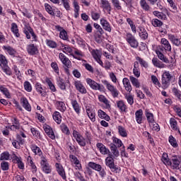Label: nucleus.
<instances>
[{
	"mask_svg": "<svg viewBox=\"0 0 181 181\" xmlns=\"http://www.w3.org/2000/svg\"><path fill=\"white\" fill-rule=\"evenodd\" d=\"M160 44L161 46L158 45L157 47L156 53L160 60H162V62L164 63L168 64L169 63V59H168V58L163 55L162 52H163V50L165 52H172V45H170V42H169V40H166V38H162L160 40Z\"/></svg>",
	"mask_w": 181,
	"mask_h": 181,
	"instance_id": "f257e3e1",
	"label": "nucleus"
},
{
	"mask_svg": "<svg viewBox=\"0 0 181 181\" xmlns=\"http://www.w3.org/2000/svg\"><path fill=\"white\" fill-rule=\"evenodd\" d=\"M0 67L6 76H12V70H11V68L8 66V59H6V57L2 54H0Z\"/></svg>",
	"mask_w": 181,
	"mask_h": 181,
	"instance_id": "f03ea898",
	"label": "nucleus"
},
{
	"mask_svg": "<svg viewBox=\"0 0 181 181\" xmlns=\"http://www.w3.org/2000/svg\"><path fill=\"white\" fill-rule=\"evenodd\" d=\"M168 166H170V168L173 170H180L181 169V158L178 156H173L170 160V163Z\"/></svg>",
	"mask_w": 181,
	"mask_h": 181,
	"instance_id": "7ed1b4c3",
	"label": "nucleus"
},
{
	"mask_svg": "<svg viewBox=\"0 0 181 181\" xmlns=\"http://www.w3.org/2000/svg\"><path fill=\"white\" fill-rule=\"evenodd\" d=\"M173 79V76L170 74L169 71H165L162 74V84L163 88H168L169 87V84H170V81Z\"/></svg>",
	"mask_w": 181,
	"mask_h": 181,
	"instance_id": "20e7f679",
	"label": "nucleus"
},
{
	"mask_svg": "<svg viewBox=\"0 0 181 181\" xmlns=\"http://www.w3.org/2000/svg\"><path fill=\"white\" fill-rule=\"evenodd\" d=\"M88 166H89V168H90L91 169H93V170H96V172H98L101 177H105L107 173L105 172V170L103 168L101 165L97 164L93 162H89Z\"/></svg>",
	"mask_w": 181,
	"mask_h": 181,
	"instance_id": "39448f33",
	"label": "nucleus"
},
{
	"mask_svg": "<svg viewBox=\"0 0 181 181\" xmlns=\"http://www.w3.org/2000/svg\"><path fill=\"white\" fill-rule=\"evenodd\" d=\"M102 83L105 84L107 90L110 91L114 98H116V97H118V95H119V91H118V89H117V88H115V86H114L112 84L110 83L108 81L103 80L102 81Z\"/></svg>",
	"mask_w": 181,
	"mask_h": 181,
	"instance_id": "423d86ee",
	"label": "nucleus"
},
{
	"mask_svg": "<svg viewBox=\"0 0 181 181\" xmlns=\"http://www.w3.org/2000/svg\"><path fill=\"white\" fill-rule=\"evenodd\" d=\"M86 81L88 86H89V87L92 90L103 91V85H100V83H97L95 81H94L90 78H87L86 79Z\"/></svg>",
	"mask_w": 181,
	"mask_h": 181,
	"instance_id": "0eeeda50",
	"label": "nucleus"
},
{
	"mask_svg": "<svg viewBox=\"0 0 181 181\" xmlns=\"http://www.w3.org/2000/svg\"><path fill=\"white\" fill-rule=\"evenodd\" d=\"M125 39L127 43L130 45L131 47H133L134 49H136V47H138V41L136 40V39H135V37L132 35V34L129 33H126Z\"/></svg>",
	"mask_w": 181,
	"mask_h": 181,
	"instance_id": "6e6552de",
	"label": "nucleus"
},
{
	"mask_svg": "<svg viewBox=\"0 0 181 181\" xmlns=\"http://www.w3.org/2000/svg\"><path fill=\"white\" fill-rule=\"evenodd\" d=\"M73 137L76 141V142L80 145V146H86V139L83 137L81 134H80L76 130H74L72 133Z\"/></svg>",
	"mask_w": 181,
	"mask_h": 181,
	"instance_id": "1a4fd4ad",
	"label": "nucleus"
},
{
	"mask_svg": "<svg viewBox=\"0 0 181 181\" xmlns=\"http://www.w3.org/2000/svg\"><path fill=\"white\" fill-rule=\"evenodd\" d=\"M74 86H75L76 90L81 94H87V89L81 81H74Z\"/></svg>",
	"mask_w": 181,
	"mask_h": 181,
	"instance_id": "9d476101",
	"label": "nucleus"
},
{
	"mask_svg": "<svg viewBox=\"0 0 181 181\" xmlns=\"http://www.w3.org/2000/svg\"><path fill=\"white\" fill-rule=\"evenodd\" d=\"M59 59L64 66L68 68L71 67V61L64 54L59 53Z\"/></svg>",
	"mask_w": 181,
	"mask_h": 181,
	"instance_id": "9b49d317",
	"label": "nucleus"
},
{
	"mask_svg": "<svg viewBox=\"0 0 181 181\" xmlns=\"http://www.w3.org/2000/svg\"><path fill=\"white\" fill-rule=\"evenodd\" d=\"M55 28L57 30H58V32H59L60 39H62V40H69V35H67V31H66V30L63 29V28L60 25H56Z\"/></svg>",
	"mask_w": 181,
	"mask_h": 181,
	"instance_id": "f8f14e48",
	"label": "nucleus"
},
{
	"mask_svg": "<svg viewBox=\"0 0 181 181\" xmlns=\"http://www.w3.org/2000/svg\"><path fill=\"white\" fill-rule=\"evenodd\" d=\"M26 49L30 56H35V54H37V53H39V49H37V47L34 44H30L27 45Z\"/></svg>",
	"mask_w": 181,
	"mask_h": 181,
	"instance_id": "ddd939ff",
	"label": "nucleus"
},
{
	"mask_svg": "<svg viewBox=\"0 0 181 181\" xmlns=\"http://www.w3.org/2000/svg\"><path fill=\"white\" fill-rule=\"evenodd\" d=\"M43 129L47 135H48L49 138L51 139H56V136H54V132H53L52 127L47 124H44Z\"/></svg>",
	"mask_w": 181,
	"mask_h": 181,
	"instance_id": "4468645a",
	"label": "nucleus"
},
{
	"mask_svg": "<svg viewBox=\"0 0 181 181\" xmlns=\"http://www.w3.org/2000/svg\"><path fill=\"white\" fill-rule=\"evenodd\" d=\"M41 166H42V170H43V172H45V173L49 174L52 172V168L49 165V163H47V160H46V158L42 159Z\"/></svg>",
	"mask_w": 181,
	"mask_h": 181,
	"instance_id": "2eb2a0df",
	"label": "nucleus"
},
{
	"mask_svg": "<svg viewBox=\"0 0 181 181\" xmlns=\"http://www.w3.org/2000/svg\"><path fill=\"white\" fill-rule=\"evenodd\" d=\"M100 25L107 32L110 33L112 30V28H111V24H110L108 21H107L105 18H100Z\"/></svg>",
	"mask_w": 181,
	"mask_h": 181,
	"instance_id": "dca6fc26",
	"label": "nucleus"
},
{
	"mask_svg": "<svg viewBox=\"0 0 181 181\" xmlns=\"http://www.w3.org/2000/svg\"><path fill=\"white\" fill-rule=\"evenodd\" d=\"M116 104H117V107L119 109V110L120 111V112H122V113L128 112V107L127 106V105L125 104V102H124V100L117 101Z\"/></svg>",
	"mask_w": 181,
	"mask_h": 181,
	"instance_id": "f3484780",
	"label": "nucleus"
},
{
	"mask_svg": "<svg viewBox=\"0 0 181 181\" xmlns=\"http://www.w3.org/2000/svg\"><path fill=\"white\" fill-rule=\"evenodd\" d=\"M21 104L26 111H28V112H30V111H32V106H30L28 98L22 97L21 98Z\"/></svg>",
	"mask_w": 181,
	"mask_h": 181,
	"instance_id": "a211bd4d",
	"label": "nucleus"
},
{
	"mask_svg": "<svg viewBox=\"0 0 181 181\" xmlns=\"http://www.w3.org/2000/svg\"><path fill=\"white\" fill-rule=\"evenodd\" d=\"M69 158L72 165H75L76 169L78 170H81V163H80V160L78 158L74 155L69 156Z\"/></svg>",
	"mask_w": 181,
	"mask_h": 181,
	"instance_id": "6ab92c4d",
	"label": "nucleus"
},
{
	"mask_svg": "<svg viewBox=\"0 0 181 181\" xmlns=\"http://www.w3.org/2000/svg\"><path fill=\"white\" fill-rule=\"evenodd\" d=\"M96 146L99 149L102 155H110V153H111L110 149H108L105 146H104L103 143H98L96 144Z\"/></svg>",
	"mask_w": 181,
	"mask_h": 181,
	"instance_id": "aec40b11",
	"label": "nucleus"
},
{
	"mask_svg": "<svg viewBox=\"0 0 181 181\" xmlns=\"http://www.w3.org/2000/svg\"><path fill=\"white\" fill-rule=\"evenodd\" d=\"M55 167L59 176H61L64 180H66V172L64 171V168H63V165L59 163H57L55 164Z\"/></svg>",
	"mask_w": 181,
	"mask_h": 181,
	"instance_id": "412c9836",
	"label": "nucleus"
},
{
	"mask_svg": "<svg viewBox=\"0 0 181 181\" xmlns=\"http://www.w3.org/2000/svg\"><path fill=\"white\" fill-rule=\"evenodd\" d=\"M100 8L103 11H107L108 13H111V4L107 0H100Z\"/></svg>",
	"mask_w": 181,
	"mask_h": 181,
	"instance_id": "4be33fe9",
	"label": "nucleus"
},
{
	"mask_svg": "<svg viewBox=\"0 0 181 181\" xmlns=\"http://www.w3.org/2000/svg\"><path fill=\"white\" fill-rule=\"evenodd\" d=\"M62 52L65 53V54H68V56H73V53H74V48H71L70 45H66L64 44H62Z\"/></svg>",
	"mask_w": 181,
	"mask_h": 181,
	"instance_id": "5701e85b",
	"label": "nucleus"
},
{
	"mask_svg": "<svg viewBox=\"0 0 181 181\" xmlns=\"http://www.w3.org/2000/svg\"><path fill=\"white\" fill-rule=\"evenodd\" d=\"M168 37L171 41V43H173V45H175V46H180V38H177V37L175 36V35L173 34H168Z\"/></svg>",
	"mask_w": 181,
	"mask_h": 181,
	"instance_id": "b1692460",
	"label": "nucleus"
},
{
	"mask_svg": "<svg viewBox=\"0 0 181 181\" xmlns=\"http://www.w3.org/2000/svg\"><path fill=\"white\" fill-rule=\"evenodd\" d=\"M98 100L100 103H103L105 105V108L109 110V108H111V104H110V100L107 99L103 95H98Z\"/></svg>",
	"mask_w": 181,
	"mask_h": 181,
	"instance_id": "393cba45",
	"label": "nucleus"
},
{
	"mask_svg": "<svg viewBox=\"0 0 181 181\" xmlns=\"http://www.w3.org/2000/svg\"><path fill=\"white\" fill-rule=\"evenodd\" d=\"M133 74L136 78L141 77V70L139 69V64L138 62L134 63Z\"/></svg>",
	"mask_w": 181,
	"mask_h": 181,
	"instance_id": "a878e982",
	"label": "nucleus"
},
{
	"mask_svg": "<svg viewBox=\"0 0 181 181\" xmlns=\"http://www.w3.org/2000/svg\"><path fill=\"white\" fill-rule=\"evenodd\" d=\"M122 83L125 88V90L128 91L129 93H131V91H132V86H131L129 79H128V78H124L122 80Z\"/></svg>",
	"mask_w": 181,
	"mask_h": 181,
	"instance_id": "bb28decb",
	"label": "nucleus"
},
{
	"mask_svg": "<svg viewBox=\"0 0 181 181\" xmlns=\"http://www.w3.org/2000/svg\"><path fill=\"white\" fill-rule=\"evenodd\" d=\"M170 125L173 131H177V134L181 135L180 130L177 128V122L175 118H171L170 119Z\"/></svg>",
	"mask_w": 181,
	"mask_h": 181,
	"instance_id": "cd10ccee",
	"label": "nucleus"
},
{
	"mask_svg": "<svg viewBox=\"0 0 181 181\" xmlns=\"http://www.w3.org/2000/svg\"><path fill=\"white\" fill-rule=\"evenodd\" d=\"M152 63L155 67H158V69H165L166 67V65L162 63L158 58H153Z\"/></svg>",
	"mask_w": 181,
	"mask_h": 181,
	"instance_id": "c85d7f7f",
	"label": "nucleus"
},
{
	"mask_svg": "<svg viewBox=\"0 0 181 181\" xmlns=\"http://www.w3.org/2000/svg\"><path fill=\"white\" fill-rule=\"evenodd\" d=\"M139 35L141 39H143V40L148 39V32H146V30H145L144 27H139Z\"/></svg>",
	"mask_w": 181,
	"mask_h": 181,
	"instance_id": "c756f323",
	"label": "nucleus"
},
{
	"mask_svg": "<svg viewBox=\"0 0 181 181\" xmlns=\"http://www.w3.org/2000/svg\"><path fill=\"white\" fill-rule=\"evenodd\" d=\"M86 113L90 121L92 122H95V111L93 109L88 108L86 109Z\"/></svg>",
	"mask_w": 181,
	"mask_h": 181,
	"instance_id": "7c9ffc66",
	"label": "nucleus"
},
{
	"mask_svg": "<svg viewBox=\"0 0 181 181\" xmlns=\"http://www.w3.org/2000/svg\"><path fill=\"white\" fill-rule=\"evenodd\" d=\"M57 84L58 87L60 88V90H62L65 91L66 90V82H64V80L61 77L57 78Z\"/></svg>",
	"mask_w": 181,
	"mask_h": 181,
	"instance_id": "2f4dec72",
	"label": "nucleus"
},
{
	"mask_svg": "<svg viewBox=\"0 0 181 181\" xmlns=\"http://www.w3.org/2000/svg\"><path fill=\"white\" fill-rule=\"evenodd\" d=\"M145 115L147 118V121L149 124H153L155 122V119L153 118V114L149 112V110L146 109Z\"/></svg>",
	"mask_w": 181,
	"mask_h": 181,
	"instance_id": "473e14b6",
	"label": "nucleus"
},
{
	"mask_svg": "<svg viewBox=\"0 0 181 181\" xmlns=\"http://www.w3.org/2000/svg\"><path fill=\"white\" fill-rule=\"evenodd\" d=\"M73 6L74 8V18H77L79 16L78 12H80V6H78V1L77 0H73Z\"/></svg>",
	"mask_w": 181,
	"mask_h": 181,
	"instance_id": "72a5a7b5",
	"label": "nucleus"
},
{
	"mask_svg": "<svg viewBox=\"0 0 181 181\" xmlns=\"http://www.w3.org/2000/svg\"><path fill=\"white\" fill-rule=\"evenodd\" d=\"M30 149L33 152V153H35V155H37V156H42L43 153L40 148L37 147V146L35 144H32L30 146Z\"/></svg>",
	"mask_w": 181,
	"mask_h": 181,
	"instance_id": "f704fd0d",
	"label": "nucleus"
},
{
	"mask_svg": "<svg viewBox=\"0 0 181 181\" xmlns=\"http://www.w3.org/2000/svg\"><path fill=\"white\" fill-rule=\"evenodd\" d=\"M142 115H144V112L142 110H139L135 112L136 121L137 124H142Z\"/></svg>",
	"mask_w": 181,
	"mask_h": 181,
	"instance_id": "c9c22d12",
	"label": "nucleus"
},
{
	"mask_svg": "<svg viewBox=\"0 0 181 181\" xmlns=\"http://www.w3.org/2000/svg\"><path fill=\"white\" fill-rule=\"evenodd\" d=\"M98 117L101 119H105V121H110V116L105 113V112L103 111V110H98Z\"/></svg>",
	"mask_w": 181,
	"mask_h": 181,
	"instance_id": "e433bc0d",
	"label": "nucleus"
},
{
	"mask_svg": "<svg viewBox=\"0 0 181 181\" xmlns=\"http://www.w3.org/2000/svg\"><path fill=\"white\" fill-rule=\"evenodd\" d=\"M140 6L146 12L151 11V6L146 2V0H140Z\"/></svg>",
	"mask_w": 181,
	"mask_h": 181,
	"instance_id": "4c0bfd02",
	"label": "nucleus"
},
{
	"mask_svg": "<svg viewBox=\"0 0 181 181\" xmlns=\"http://www.w3.org/2000/svg\"><path fill=\"white\" fill-rule=\"evenodd\" d=\"M55 105H56L57 110L61 111V112H64V111L66 110V104L64 103V102L56 101Z\"/></svg>",
	"mask_w": 181,
	"mask_h": 181,
	"instance_id": "58836bf2",
	"label": "nucleus"
},
{
	"mask_svg": "<svg viewBox=\"0 0 181 181\" xmlns=\"http://www.w3.org/2000/svg\"><path fill=\"white\" fill-rule=\"evenodd\" d=\"M117 129L120 136H122V138H127V136H128V132L127 131L126 129H124V127L119 126L117 127Z\"/></svg>",
	"mask_w": 181,
	"mask_h": 181,
	"instance_id": "ea45409f",
	"label": "nucleus"
},
{
	"mask_svg": "<svg viewBox=\"0 0 181 181\" xmlns=\"http://www.w3.org/2000/svg\"><path fill=\"white\" fill-rule=\"evenodd\" d=\"M129 80L132 86H134V87H136V88H139L141 87V83H139L138 78L131 76H129Z\"/></svg>",
	"mask_w": 181,
	"mask_h": 181,
	"instance_id": "a19ab883",
	"label": "nucleus"
},
{
	"mask_svg": "<svg viewBox=\"0 0 181 181\" xmlns=\"http://www.w3.org/2000/svg\"><path fill=\"white\" fill-rule=\"evenodd\" d=\"M83 56V52H81V51L76 49H74V53L72 55V57H74V59H76V60H81Z\"/></svg>",
	"mask_w": 181,
	"mask_h": 181,
	"instance_id": "79ce46f5",
	"label": "nucleus"
},
{
	"mask_svg": "<svg viewBox=\"0 0 181 181\" xmlns=\"http://www.w3.org/2000/svg\"><path fill=\"white\" fill-rule=\"evenodd\" d=\"M11 32L16 37H19V36H21L19 34V30L18 29V25L15 23H11Z\"/></svg>",
	"mask_w": 181,
	"mask_h": 181,
	"instance_id": "37998d69",
	"label": "nucleus"
},
{
	"mask_svg": "<svg viewBox=\"0 0 181 181\" xmlns=\"http://www.w3.org/2000/svg\"><path fill=\"white\" fill-rule=\"evenodd\" d=\"M44 6L46 12H47L49 15H51V16H54V11H53V8L52 6H50V4L45 3Z\"/></svg>",
	"mask_w": 181,
	"mask_h": 181,
	"instance_id": "c03bdc74",
	"label": "nucleus"
},
{
	"mask_svg": "<svg viewBox=\"0 0 181 181\" xmlns=\"http://www.w3.org/2000/svg\"><path fill=\"white\" fill-rule=\"evenodd\" d=\"M0 91L6 97V98H11V93L5 86L0 85Z\"/></svg>",
	"mask_w": 181,
	"mask_h": 181,
	"instance_id": "a18cd8bd",
	"label": "nucleus"
},
{
	"mask_svg": "<svg viewBox=\"0 0 181 181\" xmlns=\"http://www.w3.org/2000/svg\"><path fill=\"white\" fill-rule=\"evenodd\" d=\"M71 104L76 114H80V105H78L77 100H72Z\"/></svg>",
	"mask_w": 181,
	"mask_h": 181,
	"instance_id": "49530a36",
	"label": "nucleus"
},
{
	"mask_svg": "<svg viewBox=\"0 0 181 181\" xmlns=\"http://www.w3.org/2000/svg\"><path fill=\"white\" fill-rule=\"evenodd\" d=\"M53 119L57 122V124H61L62 123V115H60V112H54L53 115Z\"/></svg>",
	"mask_w": 181,
	"mask_h": 181,
	"instance_id": "de8ad7c7",
	"label": "nucleus"
},
{
	"mask_svg": "<svg viewBox=\"0 0 181 181\" xmlns=\"http://www.w3.org/2000/svg\"><path fill=\"white\" fill-rule=\"evenodd\" d=\"M45 83H47V86L49 87V90L52 91L53 93H55L56 91V86H54V84L52 83V81L49 78H45Z\"/></svg>",
	"mask_w": 181,
	"mask_h": 181,
	"instance_id": "09e8293b",
	"label": "nucleus"
},
{
	"mask_svg": "<svg viewBox=\"0 0 181 181\" xmlns=\"http://www.w3.org/2000/svg\"><path fill=\"white\" fill-rule=\"evenodd\" d=\"M105 165L106 166H108V168L114 165V159L112 158V156L111 154H109V156L106 158Z\"/></svg>",
	"mask_w": 181,
	"mask_h": 181,
	"instance_id": "8fccbe9b",
	"label": "nucleus"
},
{
	"mask_svg": "<svg viewBox=\"0 0 181 181\" xmlns=\"http://www.w3.org/2000/svg\"><path fill=\"white\" fill-rule=\"evenodd\" d=\"M161 160L164 163V165H166L167 166H168L169 163H170V160H169V156L166 153H163Z\"/></svg>",
	"mask_w": 181,
	"mask_h": 181,
	"instance_id": "3c124183",
	"label": "nucleus"
},
{
	"mask_svg": "<svg viewBox=\"0 0 181 181\" xmlns=\"http://www.w3.org/2000/svg\"><path fill=\"white\" fill-rule=\"evenodd\" d=\"M45 43L51 49H56L57 47V43L52 40H46Z\"/></svg>",
	"mask_w": 181,
	"mask_h": 181,
	"instance_id": "603ef678",
	"label": "nucleus"
},
{
	"mask_svg": "<svg viewBox=\"0 0 181 181\" xmlns=\"http://www.w3.org/2000/svg\"><path fill=\"white\" fill-rule=\"evenodd\" d=\"M136 59L137 61V63L141 64V67H144L145 69H147L148 65V62H146V61L144 60V59H142L139 57H136Z\"/></svg>",
	"mask_w": 181,
	"mask_h": 181,
	"instance_id": "864d4df0",
	"label": "nucleus"
},
{
	"mask_svg": "<svg viewBox=\"0 0 181 181\" xmlns=\"http://www.w3.org/2000/svg\"><path fill=\"white\" fill-rule=\"evenodd\" d=\"M154 16L158 18V19H162L163 21L166 20V16L163 12H159L158 11H153Z\"/></svg>",
	"mask_w": 181,
	"mask_h": 181,
	"instance_id": "5fc2aeb1",
	"label": "nucleus"
},
{
	"mask_svg": "<svg viewBox=\"0 0 181 181\" xmlns=\"http://www.w3.org/2000/svg\"><path fill=\"white\" fill-rule=\"evenodd\" d=\"M151 25L154 26V28H160L163 25V23L158 18H154L151 21Z\"/></svg>",
	"mask_w": 181,
	"mask_h": 181,
	"instance_id": "6e6d98bb",
	"label": "nucleus"
},
{
	"mask_svg": "<svg viewBox=\"0 0 181 181\" xmlns=\"http://www.w3.org/2000/svg\"><path fill=\"white\" fill-rule=\"evenodd\" d=\"M168 142L170 144L171 146H173V148H177V141H176V139L173 137V136H170L168 138Z\"/></svg>",
	"mask_w": 181,
	"mask_h": 181,
	"instance_id": "4d7b16f0",
	"label": "nucleus"
},
{
	"mask_svg": "<svg viewBox=\"0 0 181 181\" xmlns=\"http://www.w3.org/2000/svg\"><path fill=\"white\" fill-rule=\"evenodd\" d=\"M110 151L112 153H113L114 156H115V158H118L119 156V151H118L117 146L112 145L110 146Z\"/></svg>",
	"mask_w": 181,
	"mask_h": 181,
	"instance_id": "13d9d810",
	"label": "nucleus"
},
{
	"mask_svg": "<svg viewBox=\"0 0 181 181\" xmlns=\"http://www.w3.org/2000/svg\"><path fill=\"white\" fill-rule=\"evenodd\" d=\"M4 49L6 50V53H8V54H10V56H15V53H16L15 49L12 48L11 47H4Z\"/></svg>",
	"mask_w": 181,
	"mask_h": 181,
	"instance_id": "bf43d9fd",
	"label": "nucleus"
},
{
	"mask_svg": "<svg viewBox=\"0 0 181 181\" xmlns=\"http://www.w3.org/2000/svg\"><path fill=\"white\" fill-rule=\"evenodd\" d=\"M11 155L9 152L5 151L0 155V160H9Z\"/></svg>",
	"mask_w": 181,
	"mask_h": 181,
	"instance_id": "052dcab7",
	"label": "nucleus"
},
{
	"mask_svg": "<svg viewBox=\"0 0 181 181\" xmlns=\"http://www.w3.org/2000/svg\"><path fill=\"white\" fill-rule=\"evenodd\" d=\"M24 90L27 91V93H31L32 92V84H30V82L26 81L23 83Z\"/></svg>",
	"mask_w": 181,
	"mask_h": 181,
	"instance_id": "680f3d73",
	"label": "nucleus"
},
{
	"mask_svg": "<svg viewBox=\"0 0 181 181\" xmlns=\"http://www.w3.org/2000/svg\"><path fill=\"white\" fill-rule=\"evenodd\" d=\"M24 33L26 35L27 39H30V36L33 34V30L30 27H28L25 28Z\"/></svg>",
	"mask_w": 181,
	"mask_h": 181,
	"instance_id": "e2e57ef3",
	"label": "nucleus"
},
{
	"mask_svg": "<svg viewBox=\"0 0 181 181\" xmlns=\"http://www.w3.org/2000/svg\"><path fill=\"white\" fill-rule=\"evenodd\" d=\"M35 90L37 93L41 94V95L45 97V93L43 92V88H42V84L37 83L35 84Z\"/></svg>",
	"mask_w": 181,
	"mask_h": 181,
	"instance_id": "0e129e2a",
	"label": "nucleus"
},
{
	"mask_svg": "<svg viewBox=\"0 0 181 181\" xmlns=\"http://www.w3.org/2000/svg\"><path fill=\"white\" fill-rule=\"evenodd\" d=\"M113 142L115 144V145L117 146V148H124V144L122 143V141L121 139L117 138V137H113Z\"/></svg>",
	"mask_w": 181,
	"mask_h": 181,
	"instance_id": "69168bd1",
	"label": "nucleus"
},
{
	"mask_svg": "<svg viewBox=\"0 0 181 181\" xmlns=\"http://www.w3.org/2000/svg\"><path fill=\"white\" fill-rule=\"evenodd\" d=\"M51 67L54 70V73L57 74V76H60V72L59 71V65L57 62H52L51 64Z\"/></svg>",
	"mask_w": 181,
	"mask_h": 181,
	"instance_id": "338daca9",
	"label": "nucleus"
},
{
	"mask_svg": "<svg viewBox=\"0 0 181 181\" xmlns=\"http://www.w3.org/2000/svg\"><path fill=\"white\" fill-rule=\"evenodd\" d=\"M151 81L156 86V87H160V83L159 82V80L155 75L151 76Z\"/></svg>",
	"mask_w": 181,
	"mask_h": 181,
	"instance_id": "774afa93",
	"label": "nucleus"
}]
</instances>
